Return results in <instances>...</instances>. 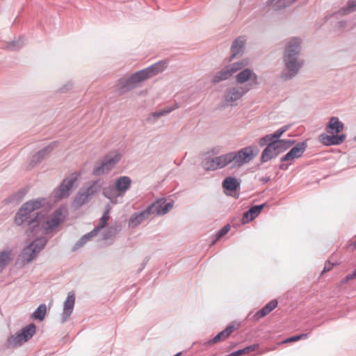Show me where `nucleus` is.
<instances>
[{
    "label": "nucleus",
    "mask_w": 356,
    "mask_h": 356,
    "mask_svg": "<svg viewBox=\"0 0 356 356\" xmlns=\"http://www.w3.org/2000/svg\"><path fill=\"white\" fill-rule=\"evenodd\" d=\"M300 50V39L293 38L286 43L283 56L284 67L280 74L282 80L289 81L293 79L303 66L304 60L299 58Z\"/></svg>",
    "instance_id": "obj_1"
},
{
    "label": "nucleus",
    "mask_w": 356,
    "mask_h": 356,
    "mask_svg": "<svg viewBox=\"0 0 356 356\" xmlns=\"http://www.w3.org/2000/svg\"><path fill=\"white\" fill-rule=\"evenodd\" d=\"M65 216L60 209H56L51 214L47 215L46 212H40L28 222L31 232L42 230L48 234L54 230L63 220Z\"/></svg>",
    "instance_id": "obj_2"
},
{
    "label": "nucleus",
    "mask_w": 356,
    "mask_h": 356,
    "mask_svg": "<svg viewBox=\"0 0 356 356\" xmlns=\"http://www.w3.org/2000/svg\"><path fill=\"white\" fill-rule=\"evenodd\" d=\"M259 149L254 146H247L237 152L227 153L228 163H234V166L241 167L250 163L257 154Z\"/></svg>",
    "instance_id": "obj_3"
},
{
    "label": "nucleus",
    "mask_w": 356,
    "mask_h": 356,
    "mask_svg": "<svg viewBox=\"0 0 356 356\" xmlns=\"http://www.w3.org/2000/svg\"><path fill=\"white\" fill-rule=\"evenodd\" d=\"M46 204L47 200L44 197H39L25 202L17 213L15 222L17 225H21L26 221L29 222L31 213L44 207Z\"/></svg>",
    "instance_id": "obj_4"
},
{
    "label": "nucleus",
    "mask_w": 356,
    "mask_h": 356,
    "mask_svg": "<svg viewBox=\"0 0 356 356\" xmlns=\"http://www.w3.org/2000/svg\"><path fill=\"white\" fill-rule=\"evenodd\" d=\"M47 240L45 237L38 238L31 243L25 247L20 254V259L24 265L33 261L44 249Z\"/></svg>",
    "instance_id": "obj_5"
},
{
    "label": "nucleus",
    "mask_w": 356,
    "mask_h": 356,
    "mask_svg": "<svg viewBox=\"0 0 356 356\" xmlns=\"http://www.w3.org/2000/svg\"><path fill=\"white\" fill-rule=\"evenodd\" d=\"M248 65V61L246 60L234 62L232 64L227 65L214 74L211 80V82L213 84H216L221 81H226L229 78H230L234 73L242 70Z\"/></svg>",
    "instance_id": "obj_6"
},
{
    "label": "nucleus",
    "mask_w": 356,
    "mask_h": 356,
    "mask_svg": "<svg viewBox=\"0 0 356 356\" xmlns=\"http://www.w3.org/2000/svg\"><path fill=\"white\" fill-rule=\"evenodd\" d=\"M121 159V155L117 152L107 154L104 160L96 164L93 169V175L100 176L111 170Z\"/></svg>",
    "instance_id": "obj_7"
},
{
    "label": "nucleus",
    "mask_w": 356,
    "mask_h": 356,
    "mask_svg": "<svg viewBox=\"0 0 356 356\" xmlns=\"http://www.w3.org/2000/svg\"><path fill=\"white\" fill-rule=\"evenodd\" d=\"M250 90L248 86H234L228 88L224 95V102L227 106H235L236 102Z\"/></svg>",
    "instance_id": "obj_8"
},
{
    "label": "nucleus",
    "mask_w": 356,
    "mask_h": 356,
    "mask_svg": "<svg viewBox=\"0 0 356 356\" xmlns=\"http://www.w3.org/2000/svg\"><path fill=\"white\" fill-rule=\"evenodd\" d=\"M173 204L172 200L168 202L165 197H163L154 202L147 207V209L149 215L164 216L172 209Z\"/></svg>",
    "instance_id": "obj_9"
},
{
    "label": "nucleus",
    "mask_w": 356,
    "mask_h": 356,
    "mask_svg": "<svg viewBox=\"0 0 356 356\" xmlns=\"http://www.w3.org/2000/svg\"><path fill=\"white\" fill-rule=\"evenodd\" d=\"M141 79L138 72H135L128 78L121 79L119 80V83L116 86V90H118L120 94H124L130 91L137 87L141 81H143Z\"/></svg>",
    "instance_id": "obj_10"
},
{
    "label": "nucleus",
    "mask_w": 356,
    "mask_h": 356,
    "mask_svg": "<svg viewBox=\"0 0 356 356\" xmlns=\"http://www.w3.org/2000/svg\"><path fill=\"white\" fill-rule=\"evenodd\" d=\"M78 175L72 173L67 177L55 191V197L57 199L67 197L70 195V191L77 181Z\"/></svg>",
    "instance_id": "obj_11"
},
{
    "label": "nucleus",
    "mask_w": 356,
    "mask_h": 356,
    "mask_svg": "<svg viewBox=\"0 0 356 356\" xmlns=\"http://www.w3.org/2000/svg\"><path fill=\"white\" fill-rule=\"evenodd\" d=\"M229 165L226 154L216 157H207L203 162V168L207 171L221 169Z\"/></svg>",
    "instance_id": "obj_12"
},
{
    "label": "nucleus",
    "mask_w": 356,
    "mask_h": 356,
    "mask_svg": "<svg viewBox=\"0 0 356 356\" xmlns=\"http://www.w3.org/2000/svg\"><path fill=\"white\" fill-rule=\"evenodd\" d=\"M248 81H250V83L245 85V86H248L251 89L254 86L258 84V76L256 73L253 72L252 70L250 68H245L241 72H239L236 76V82L238 84H243Z\"/></svg>",
    "instance_id": "obj_13"
},
{
    "label": "nucleus",
    "mask_w": 356,
    "mask_h": 356,
    "mask_svg": "<svg viewBox=\"0 0 356 356\" xmlns=\"http://www.w3.org/2000/svg\"><path fill=\"white\" fill-rule=\"evenodd\" d=\"M167 67L165 61H159L149 67L145 68L142 70L138 71L142 78L145 81L150 77H152L157 74L162 72Z\"/></svg>",
    "instance_id": "obj_14"
},
{
    "label": "nucleus",
    "mask_w": 356,
    "mask_h": 356,
    "mask_svg": "<svg viewBox=\"0 0 356 356\" xmlns=\"http://www.w3.org/2000/svg\"><path fill=\"white\" fill-rule=\"evenodd\" d=\"M75 304V294L73 291L68 293L67 297L63 304L62 322H65L72 314Z\"/></svg>",
    "instance_id": "obj_15"
},
{
    "label": "nucleus",
    "mask_w": 356,
    "mask_h": 356,
    "mask_svg": "<svg viewBox=\"0 0 356 356\" xmlns=\"http://www.w3.org/2000/svg\"><path fill=\"white\" fill-rule=\"evenodd\" d=\"M131 182L132 181L131 178L127 176H122L118 177L115 180L114 185L118 195H120L121 197H123L127 191L131 188Z\"/></svg>",
    "instance_id": "obj_16"
},
{
    "label": "nucleus",
    "mask_w": 356,
    "mask_h": 356,
    "mask_svg": "<svg viewBox=\"0 0 356 356\" xmlns=\"http://www.w3.org/2000/svg\"><path fill=\"white\" fill-rule=\"evenodd\" d=\"M246 38L245 36H239L235 39L231 47V56L229 60L241 56Z\"/></svg>",
    "instance_id": "obj_17"
},
{
    "label": "nucleus",
    "mask_w": 356,
    "mask_h": 356,
    "mask_svg": "<svg viewBox=\"0 0 356 356\" xmlns=\"http://www.w3.org/2000/svg\"><path fill=\"white\" fill-rule=\"evenodd\" d=\"M346 137V136L345 134H341V135L332 134L331 136L326 135V134H321L320 136V140L323 145H327V146L339 145L344 142Z\"/></svg>",
    "instance_id": "obj_18"
},
{
    "label": "nucleus",
    "mask_w": 356,
    "mask_h": 356,
    "mask_svg": "<svg viewBox=\"0 0 356 356\" xmlns=\"http://www.w3.org/2000/svg\"><path fill=\"white\" fill-rule=\"evenodd\" d=\"M149 216L147 208L140 212H135L130 216L128 226L132 228L136 227L147 220Z\"/></svg>",
    "instance_id": "obj_19"
},
{
    "label": "nucleus",
    "mask_w": 356,
    "mask_h": 356,
    "mask_svg": "<svg viewBox=\"0 0 356 356\" xmlns=\"http://www.w3.org/2000/svg\"><path fill=\"white\" fill-rule=\"evenodd\" d=\"M280 154V151L277 149V145L275 142L270 143L263 150L261 156V161L262 163H265L276 157Z\"/></svg>",
    "instance_id": "obj_20"
},
{
    "label": "nucleus",
    "mask_w": 356,
    "mask_h": 356,
    "mask_svg": "<svg viewBox=\"0 0 356 356\" xmlns=\"http://www.w3.org/2000/svg\"><path fill=\"white\" fill-rule=\"evenodd\" d=\"M344 128V124L337 117H331L325 127L326 131L330 134L338 135Z\"/></svg>",
    "instance_id": "obj_21"
},
{
    "label": "nucleus",
    "mask_w": 356,
    "mask_h": 356,
    "mask_svg": "<svg viewBox=\"0 0 356 356\" xmlns=\"http://www.w3.org/2000/svg\"><path fill=\"white\" fill-rule=\"evenodd\" d=\"M104 184V182L102 179L92 181L87 184L83 191L91 198L102 189Z\"/></svg>",
    "instance_id": "obj_22"
},
{
    "label": "nucleus",
    "mask_w": 356,
    "mask_h": 356,
    "mask_svg": "<svg viewBox=\"0 0 356 356\" xmlns=\"http://www.w3.org/2000/svg\"><path fill=\"white\" fill-rule=\"evenodd\" d=\"M264 206V204L253 206L248 211L245 212L241 219L242 224H246L253 220L261 213Z\"/></svg>",
    "instance_id": "obj_23"
},
{
    "label": "nucleus",
    "mask_w": 356,
    "mask_h": 356,
    "mask_svg": "<svg viewBox=\"0 0 356 356\" xmlns=\"http://www.w3.org/2000/svg\"><path fill=\"white\" fill-rule=\"evenodd\" d=\"M56 147V143H51L49 145L46 146L43 149L38 151L35 154L33 155L31 163L33 165H37L40 162H41L46 155H47L53 149Z\"/></svg>",
    "instance_id": "obj_24"
},
{
    "label": "nucleus",
    "mask_w": 356,
    "mask_h": 356,
    "mask_svg": "<svg viewBox=\"0 0 356 356\" xmlns=\"http://www.w3.org/2000/svg\"><path fill=\"white\" fill-rule=\"evenodd\" d=\"M277 306V301L276 300H271L270 302H268L263 308H261L259 311H258L253 315V320L258 321L261 318L266 316L271 311H273Z\"/></svg>",
    "instance_id": "obj_25"
},
{
    "label": "nucleus",
    "mask_w": 356,
    "mask_h": 356,
    "mask_svg": "<svg viewBox=\"0 0 356 356\" xmlns=\"http://www.w3.org/2000/svg\"><path fill=\"white\" fill-rule=\"evenodd\" d=\"M296 0H268L266 6L274 10H280L291 6Z\"/></svg>",
    "instance_id": "obj_26"
},
{
    "label": "nucleus",
    "mask_w": 356,
    "mask_h": 356,
    "mask_svg": "<svg viewBox=\"0 0 356 356\" xmlns=\"http://www.w3.org/2000/svg\"><path fill=\"white\" fill-rule=\"evenodd\" d=\"M33 335H11L8 339L9 347H17L28 341Z\"/></svg>",
    "instance_id": "obj_27"
},
{
    "label": "nucleus",
    "mask_w": 356,
    "mask_h": 356,
    "mask_svg": "<svg viewBox=\"0 0 356 356\" xmlns=\"http://www.w3.org/2000/svg\"><path fill=\"white\" fill-rule=\"evenodd\" d=\"M90 199L83 189H81L74 197L73 205L76 208H79L87 203Z\"/></svg>",
    "instance_id": "obj_28"
},
{
    "label": "nucleus",
    "mask_w": 356,
    "mask_h": 356,
    "mask_svg": "<svg viewBox=\"0 0 356 356\" xmlns=\"http://www.w3.org/2000/svg\"><path fill=\"white\" fill-rule=\"evenodd\" d=\"M222 187L229 191H235L240 187V184L236 179L227 177L222 181Z\"/></svg>",
    "instance_id": "obj_29"
},
{
    "label": "nucleus",
    "mask_w": 356,
    "mask_h": 356,
    "mask_svg": "<svg viewBox=\"0 0 356 356\" xmlns=\"http://www.w3.org/2000/svg\"><path fill=\"white\" fill-rule=\"evenodd\" d=\"M102 193L105 197L109 199L113 203H116V199L121 197L118 195V193H117L114 186L102 188Z\"/></svg>",
    "instance_id": "obj_30"
},
{
    "label": "nucleus",
    "mask_w": 356,
    "mask_h": 356,
    "mask_svg": "<svg viewBox=\"0 0 356 356\" xmlns=\"http://www.w3.org/2000/svg\"><path fill=\"white\" fill-rule=\"evenodd\" d=\"M307 147L306 141L298 143L293 147L290 149V152L294 155L296 159L300 158Z\"/></svg>",
    "instance_id": "obj_31"
},
{
    "label": "nucleus",
    "mask_w": 356,
    "mask_h": 356,
    "mask_svg": "<svg viewBox=\"0 0 356 356\" xmlns=\"http://www.w3.org/2000/svg\"><path fill=\"white\" fill-rule=\"evenodd\" d=\"M98 232H99V231H97V229H96L95 227L91 232H90L89 233H88V234H85L84 236H83L80 238V240L77 243H76V244L74 245V246L73 248V250H76L78 248H79L80 247H81L87 241H88L90 238H92V237L96 236Z\"/></svg>",
    "instance_id": "obj_32"
},
{
    "label": "nucleus",
    "mask_w": 356,
    "mask_h": 356,
    "mask_svg": "<svg viewBox=\"0 0 356 356\" xmlns=\"http://www.w3.org/2000/svg\"><path fill=\"white\" fill-rule=\"evenodd\" d=\"M47 314V305L41 304L31 314V318L33 320L43 321Z\"/></svg>",
    "instance_id": "obj_33"
},
{
    "label": "nucleus",
    "mask_w": 356,
    "mask_h": 356,
    "mask_svg": "<svg viewBox=\"0 0 356 356\" xmlns=\"http://www.w3.org/2000/svg\"><path fill=\"white\" fill-rule=\"evenodd\" d=\"M120 229H121V227L120 225H118V224L108 227L104 232L103 238L104 239H110V238L115 237L119 233Z\"/></svg>",
    "instance_id": "obj_34"
},
{
    "label": "nucleus",
    "mask_w": 356,
    "mask_h": 356,
    "mask_svg": "<svg viewBox=\"0 0 356 356\" xmlns=\"http://www.w3.org/2000/svg\"><path fill=\"white\" fill-rule=\"evenodd\" d=\"M111 209V205L109 204H106L105 211L99 220V222L98 225L95 227V228L97 229V231L99 232L102 229H103L106 226V225L110 218L109 213H110Z\"/></svg>",
    "instance_id": "obj_35"
},
{
    "label": "nucleus",
    "mask_w": 356,
    "mask_h": 356,
    "mask_svg": "<svg viewBox=\"0 0 356 356\" xmlns=\"http://www.w3.org/2000/svg\"><path fill=\"white\" fill-rule=\"evenodd\" d=\"M177 108H178V106H177V105L174 106H167L163 109L152 113L151 115L147 118V120L150 121L152 120V118L156 120L159 118L173 111L174 110H175Z\"/></svg>",
    "instance_id": "obj_36"
},
{
    "label": "nucleus",
    "mask_w": 356,
    "mask_h": 356,
    "mask_svg": "<svg viewBox=\"0 0 356 356\" xmlns=\"http://www.w3.org/2000/svg\"><path fill=\"white\" fill-rule=\"evenodd\" d=\"M354 11H356V0H350L346 6L339 10V13L341 15H346Z\"/></svg>",
    "instance_id": "obj_37"
},
{
    "label": "nucleus",
    "mask_w": 356,
    "mask_h": 356,
    "mask_svg": "<svg viewBox=\"0 0 356 356\" xmlns=\"http://www.w3.org/2000/svg\"><path fill=\"white\" fill-rule=\"evenodd\" d=\"M275 143L277 145V149L280 153L291 147L293 144H295L296 141L294 140L284 139L277 140Z\"/></svg>",
    "instance_id": "obj_38"
},
{
    "label": "nucleus",
    "mask_w": 356,
    "mask_h": 356,
    "mask_svg": "<svg viewBox=\"0 0 356 356\" xmlns=\"http://www.w3.org/2000/svg\"><path fill=\"white\" fill-rule=\"evenodd\" d=\"M11 251L3 250L0 252V273L6 267L10 259Z\"/></svg>",
    "instance_id": "obj_39"
},
{
    "label": "nucleus",
    "mask_w": 356,
    "mask_h": 356,
    "mask_svg": "<svg viewBox=\"0 0 356 356\" xmlns=\"http://www.w3.org/2000/svg\"><path fill=\"white\" fill-rule=\"evenodd\" d=\"M24 38H19L17 40L12 41L6 44V48L10 51H17L24 46Z\"/></svg>",
    "instance_id": "obj_40"
},
{
    "label": "nucleus",
    "mask_w": 356,
    "mask_h": 356,
    "mask_svg": "<svg viewBox=\"0 0 356 356\" xmlns=\"http://www.w3.org/2000/svg\"><path fill=\"white\" fill-rule=\"evenodd\" d=\"M296 158L291 153V152H287L284 156L280 159L282 163L280 165V169L282 170H286L288 169L289 164H286L284 162L286 161H292Z\"/></svg>",
    "instance_id": "obj_41"
},
{
    "label": "nucleus",
    "mask_w": 356,
    "mask_h": 356,
    "mask_svg": "<svg viewBox=\"0 0 356 356\" xmlns=\"http://www.w3.org/2000/svg\"><path fill=\"white\" fill-rule=\"evenodd\" d=\"M36 332V326L34 323H30L24 327L16 334H35Z\"/></svg>",
    "instance_id": "obj_42"
},
{
    "label": "nucleus",
    "mask_w": 356,
    "mask_h": 356,
    "mask_svg": "<svg viewBox=\"0 0 356 356\" xmlns=\"http://www.w3.org/2000/svg\"><path fill=\"white\" fill-rule=\"evenodd\" d=\"M240 324L236 322H232L228 325L223 330L219 332L218 334H232L234 331L236 330Z\"/></svg>",
    "instance_id": "obj_43"
},
{
    "label": "nucleus",
    "mask_w": 356,
    "mask_h": 356,
    "mask_svg": "<svg viewBox=\"0 0 356 356\" xmlns=\"http://www.w3.org/2000/svg\"><path fill=\"white\" fill-rule=\"evenodd\" d=\"M289 126H284L281 128L278 129L276 131L274 132V134H270L272 136L273 140H277L278 138L285 132L288 130Z\"/></svg>",
    "instance_id": "obj_44"
},
{
    "label": "nucleus",
    "mask_w": 356,
    "mask_h": 356,
    "mask_svg": "<svg viewBox=\"0 0 356 356\" xmlns=\"http://www.w3.org/2000/svg\"><path fill=\"white\" fill-rule=\"evenodd\" d=\"M276 140H273L270 134L266 135L265 136L261 138L259 140V145L261 147L268 145L270 143L275 142Z\"/></svg>",
    "instance_id": "obj_45"
},
{
    "label": "nucleus",
    "mask_w": 356,
    "mask_h": 356,
    "mask_svg": "<svg viewBox=\"0 0 356 356\" xmlns=\"http://www.w3.org/2000/svg\"><path fill=\"white\" fill-rule=\"evenodd\" d=\"M230 229L229 225H225L217 234V238H219L226 234Z\"/></svg>",
    "instance_id": "obj_46"
},
{
    "label": "nucleus",
    "mask_w": 356,
    "mask_h": 356,
    "mask_svg": "<svg viewBox=\"0 0 356 356\" xmlns=\"http://www.w3.org/2000/svg\"><path fill=\"white\" fill-rule=\"evenodd\" d=\"M227 335H216V337L211 340L209 341V343H216L221 341H224L226 339Z\"/></svg>",
    "instance_id": "obj_47"
},
{
    "label": "nucleus",
    "mask_w": 356,
    "mask_h": 356,
    "mask_svg": "<svg viewBox=\"0 0 356 356\" xmlns=\"http://www.w3.org/2000/svg\"><path fill=\"white\" fill-rule=\"evenodd\" d=\"M356 277V269H355L352 273L348 274L346 276L343 280H342L343 283H346L350 280H353Z\"/></svg>",
    "instance_id": "obj_48"
},
{
    "label": "nucleus",
    "mask_w": 356,
    "mask_h": 356,
    "mask_svg": "<svg viewBox=\"0 0 356 356\" xmlns=\"http://www.w3.org/2000/svg\"><path fill=\"white\" fill-rule=\"evenodd\" d=\"M302 336V335H297L293 337L288 338L287 339L282 341V343L297 341L301 339Z\"/></svg>",
    "instance_id": "obj_49"
},
{
    "label": "nucleus",
    "mask_w": 356,
    "mask_h": 356,
    "mask_svg": "<svg viewBox=\"0 0 356 356\" xmlns=\"http://www.w3.org/2000/svg\"><path fill=\"white\" fill-rule=\"evenodd\" d=\"M73 84L71 82L67 83L60 89V92H65L66 91L72 88Z\"/></svg>",
    "instance_id": "obj_50"
},
{
    "label": "nucleus",
    "mask_w": 356,
    "mask_h": 356,
    "mask_svg": "<svg viewBox=\"0 0 356 356\" xmlns=\"http://www.w3.org/2000/svg\"><path fill=\"white\" fill-rule=\"evenodd\" d=\"M245 350H238L237 351L233 352L231 354L229 355V356H240L243 354H244Z\"/></svg>",
    "instance_id": "obj_51"
},
{
    "label": "nucleus",
    "mask_w": 356,
    "mask_h": 356,
    "mask_svg": "<svg viewBox=\"0 0 356 356\" xmlns=\"http://www.w3.org/2000/svg\"><path fill=\"white\" fill-rule=\"evenodd\" d=\"M260 181H262L263 183H267L270 181V177H262L260 178Z\"/></svg>",
    "instance_id": "obj_52"
},
{
    "label": "nucleus",
    "mask_w": 356,
    "mask_h": 356,
    "mask_svg": "<svg viewBox=\"0 0 356 356\" xmlns=\"http://www.w3.org/2000/svg\"><path fill=\"white\" fill-rule=\"evenodd\" d=\"M332 265L333 264H331L330 263L326 264L325 266V268H324V271L330 270L331 269Z\"/></svg>",
    "instance_id": "obj_53"
},
{
    "label": "nucleus",
    "mask_w": 356,
    "mask_h": 356,
    "mask_svg": "<svg viewBox=\"0 0 356 356\" xmlns=\"http://www.w3.org/2000/svg\"><path fill=\"white\" fill-rule=\"evenodd\" d=\"M243 350H244V353H249L250 351L254 350V347H252V346H248V347L243 348Z\"/></svg>",
    "instance_id": "obj_54"
},
{
    "label": "nucleus",
    "mask_w": 356,
    "mask_h": 356,
    "mask_svg": "<svg viewBox=\"0 0 356 356\" xmlns=\"http://www.w3.org/2000/svg\"><path fill=\"white\" fill-rule=\"evenodd\" d=\"M345 24H346V22H339V27H340V28L343 27V26H344V25H345Z\"/></svg>",
    "instance_id": "obj_55"
},
{
    "label": "nucleus",
    "mask_w": 356,
    "mask_h": 356,
    "mask_svg": "<svg viewBox=\"0 0 356 356\" xmlns=\"http://www.w3.org/2000/svg\"><path fill=\"white\" fill-rule=\"evenodd\" d=\"M181 353H177L176 355H175L174 356H180V355H181Z\"/></svg>",
    "instance_id": "obj_56"
},
{
    "label": "nucleus",
    "mask_w": 356,
    "mask_h": 356,
    "mask_svg": "<svg viewBox=\"0 0 356 356\" xmlns=\"http://www.w3.org/2000/svg\"><path fill=\"white\" fill-rule=\"evenodd\" d=\"M353 245L356 248V241L353 243Z\"/></svg>",
    "instance_id": "obj_57"
},
{
    "label": "nucleus",
    "mask_w": 356,
    "mask_h": 356,
    "mask_svg": "<svg viewBox=\"0 0 356 356\" xmlns=\"http://www.w3.org/2000/svg\"><path fill=\"white\" fill-rule=\"evenodd\" d=\"M355 140H356V136L355 137Z\"/></svg>",
    "instance_id": "obj_58"
}]
</instances>
